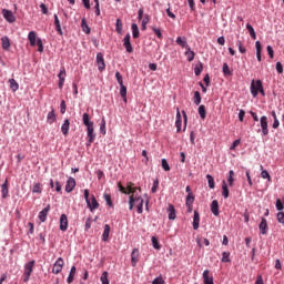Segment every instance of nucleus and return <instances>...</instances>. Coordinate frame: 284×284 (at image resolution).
I'll use <instances>...</instances> for the list:
<instances>
[{"label":"nucleus","mask_w":284,"mask_h":284,"mask_svg":"<svg viewBox=\"0 0 284 284\" xmlns=\"http://www.w3.org/2000/svg\"><path fill=\"white\" fill-rule=\"evenodd\" d=\"M211 212L214 216H219L220 211H219V201L217 200H213L211 203Z\"/></svg>","instance_id":"obj_23"},{"label":"nucleus","mask_w":284,"mask_h":284,"mask_svg":"<svg viewBox=\"0 0 284 284\" xmlns=\"http://www.w3.org/2000/svg\"><path fill=\"white\" fill-rule=\"evenodd\" d=\"M1 43L3 50H10V38H8V36L1 38Z\"/></svg>","instance_id":"obj_32"},{"label":"nucleus","mask_w":284,"mask_h":284,"mask_svg":"<svg viewBox=\"0 0 284 284\" xmlns=\"http://www.w3.org/2000/svg\"><path fill=\"white\" fill-rule=\"evenodd\" d=\"M183 125V118L181 116V111H176V120H175V128H176V132H181V128Z\"/></svg>","instance_id":"obj_17"},{"label":"nucleus","mask_w":284,"mask_h":284,"mask_svg":"<svg viewBox=\"0 0 284 284\" xmlns=\"http://www.w3.org/2000/svg\"><path fill=\"white\" fill-rule=\"evenodd\" d=\"M227 183L230 186L234 185V170L229 171Z\"/></svg>","instance_id":"obj_46"},{"label":"nucleus","mask_w":284,"mask_h":284,"mask_svg":"<svg viewBox=\"0 0 284 284\" xmlns=\"http://www.w3.org/2000/svg\"><path fill=\"white\" fill-rule=\"evenodd\" d=\"M222 72L224 74V77H232V70H230V65H227V62H224L223 67H222Z\"/></svg>","instance_id":"obj_38"},{"label":"nucleus","mask_w":284,"mask_h":284,"mask_svg":"<svg viewBox=\"0 0 284 284\" xmlns=\"http://www.w3.org/2000/svg\"><path fill=\"white\" fill-rule=\"evenodd\" d=\"M95 63L100 72H103L105 70V59H103V53L101 52L97 53Z\"/></svg>","instance_id":"obj_8"},{"label":"nucleus","mask_w":284,"mask_h":284,"mask_svg":"<svg viewBox=\"0 0 284 284\" xmlns=\"http://www.w3.org/2000/svg\"><path fill=\"white\" fill-rule=\"evenodd\" d=\"M236 45H237L239 51L241 52V54H245L247 52V49H245V47H243V42H241V40L236 41Z\"/></svg>","instance_id":"obj_50"},{"label":"nucleus","mask_w":284,"mask_h":284,"mask_svg":"<svg viewBox=\"0 0 284 284\" xmlns=\"http://www.w3.org/2000/svg\"><path fill=\"white\" fill-rule=\"evenodd\" d=\"M115 79H116L119 85H124L123 84V75L121 74V72H119V71L115 72Z\"/></svg>","instance_id":"obj_58"},{"label":"nucleus","mask_w":284,"mask_h":284,"mask_svg":"<svg viewBox=\"0 0 284 284\" xmlns=\"http://www.w3.org/2000/svg\"><path fill=\"white\" fill-rule=\"evenodd\" d=\"M169 221H174L176 219V209L172 204H169Z\"/></svg>","instance_id":"obj_25"},{"label":"nucleus","mask_w":284,"mask_h":284,"mask_svg":"<svg viewBox=\"0 0 284 284\" xmlns=\"http://www.w3.org/2000/svg\"><path fill=\"white\" fill-rule=\"evenodd\" d=\"M152 31L158 37V39H163V33L161 32V29H159L156 27H152Z\"/></svg>","instance_id":"obj_56"},{"label":"nucleus","mask_w":284,"mask_h":284,"mask_svg":"<svg viewBox=\"0 0 284 284\" xmlns=\"http://www.w3.org/2000/svg\"><path fill=\"white\" fill-rule=\"evenodd\" d=\"M258 92L260 94H262V97H265V89H263V81L261 80H252L251 82V94L254 99H256L258 97Z\"/></svg>","instance_id":"obj_3"},{"label":"nucleus","mask_w":284,"mask_h":284,"mask_svg":"<svg viewBox=\"0 0 284 284\" xmlns=\"http://www.w3.org/2000/svg\"><path fill=\"white\" fill-rule=\"evenodd\" d=\"M222 263H230L231 260H230V252H223L222 253V258H221Z\"/></svg>","instance_id":"obj_51"},{"label":"nucleus","mask_w":284,"mask_h":284,"mask_svg":"<svg viewBox=\"0 0 284 284\" xmlns=\"http://www.w3.org/2000/svg\"><path fill=\"white\" fill-rule=\"evenodd\" d=\"M123 47L129 54H132L134 52V48H132V42L130 41V33H126L123 38Z\"/></svg>","instance_id":"obj_9"},{"label":"nucleus","mask_w":284,"mask_h":284,"mask_svg":"<svg viewBox=\"0 0 284 284\" xmlns=\"http://www.w3.org/2000/svg\"><path fill=\"white\" fill-rule=\"evenodd\" d=\"M120 97L128 103V88L124 84L120 85Z\"/></svg>","instance_id":"obj_26"},{"label":"nucleus","mask_w":284,"mask_h":284,"mask_svg":"<svg viewBox=\"0 0 284 284\" xmlns=\"http://www.w3.org/2000/svg\"><path fill=\"white\" fill-rule=\"evenodd\" d=\"M28 40L30 42V45L32 47L37 45V32L30 31L28 34Z\"/></svg>","instance_id":"obj_30"},{"label":"nucleus","mask_w":284,"mask_h":284,"mask_svg":"<svg viewBox=\"0 0 284 284\" xmlns=\"http://www.w3.org/2000/svg\"><path fill=\"white\" fill-rule=\"evenodd\" d=\"M275 207L278 212H283L284 210V202L281 201V199H277L276 202H275Z\"/></svg>","instance_id":"obj_48"},{"label":"nucleus","mask_w":284,"mask_h":284,"mask_svg":"<svg viewBox=\"0 0 284 284\" xmlns=\"http://www.w3.org/2000/svg\"><path fill=\"white\" fill-rule=\"evenodd\" d=\"M277 222H280L282 225H284V212L280 211L276 215Z\"/></svg>","instance_id":"obj_60"},{"label":"nucleus","mask_w":284,"mask_h":284,"mask_svg":"<svg viewBox=\"0 0 284 284\" xmlns=\"http://www.w3.org/2000/svg\"><path fill=\"white\" fill-rule=\"evenodd\" d=\"M58 79L59 81H61V79L65 80V67H61L60 72L58 74Z\"/></svg>","instance_id":"obj_61"},{"label":"nucleus","mask_w":284,"mask_h":284,"mask_svg":"<svg viewBox=\"0 0 284 284\" xmlns=\"http://www.w3.org/2000/svg\"><path fill=\"white\" fill-rule=\"evenodd\" d=\"M60 230H61V232L68 231V215H65V214H62L60 216Z\"/></svg>","instance_id":"obj_16"},{"label":"nucleus","mask_w":284,"mask_h":284,"mask_svg":"<svg viewBox=\"0 0 284 284\" xmlns=\"http://www.w3.org/2000/svg\"><path fill=\"white\" fill-rule=\"evenodd\" d=\"M261 176L262 179H267L268 182L272 181V176L270 175V172H267V170H262Z\"/></svg>","instance_id":"obj_55"},{"label":"nucleus","mask_w":284,"mask_h":284,"mask_svg":"<svg viewBox=\"0 0 284 284\" xmlns=\"http://www.w3.org/2000/svg\"><path fill=\"white\" fill-rule=\"evenodd\" d=\"M36 45H38V52H43V41L41 40V38L37 39Z\"/></svg>","instance_id":"obj_57"},{"label":"nucleus","mask_w":284,"mask_h":284,"mask_svg":"<svg viewBox=\"0 0 284 284\" xmlns=\"http://www.w3.org/2000/svg\"><path fill=\"white\" fill-rule=\"evenodd\" d=\"M57 121V113L54 112V108H51V111L47 115V123L52 125Z\"/></svg>","instance_id":"obj_19"},{"label":"nucleus","mask_w":284,"mask_h":284,"mask_svg":"<svg viewBox=\"0 0 284 284\" xmlns=\"http://www.w3.org/2000/svg\"><path fill=\"white\" fill-rule=\"evenodd\" d=\"M115 31L118 34H123V21L120 18L115 21Z\"/></svg>","instance_id":"obj_34"},{"label":"nucleus","mask_w":284,"mask_h":284,"mask_svg":"<svg viewBox=\"0 0 284 284\" xmlns=\"http://www.w3.org/2000/svg\"><path fill=\"white\" fill-rule=\"evenodd\" d=\"M63 265H65L63 257H58V260L53 264L52 274H61V272L63 270Z\"/></svg>","instance_id":"obj_6"},{"label":"nucleus","mask_w":284,"mask_h":284,"mask_svg":"<svg viewBox=\"0 0 284 284\" xmlns=\"http://www.w3.org/2000/svg\"><path fill=\"white\" fill-rule=\"evenodd\" d=\"M200 224H201V214L199 213V211H194L193 230H199Z\"/></svg>","instance_id":"obj_20"},{"label":"nucleus","mask_w":284,"mask_h":284,"mask_svg":"<svg viewBox=\"0 0 284 284\" xmlns=\"http://www.w3.org/2000/svg\"><path fill=\"white\" fill-rule=\"evenodd\" d=\"M82 123L87 128V148H90V145H92V143H94V140L97 139V133H94V122L90 121V114L83 113Z\"/></svg>","instance_id":"obj_1"},{"label":"nucleus","mask_w":284,"mask_h":284,"mask_svg":"<svg viewBox=\"0 0 284 284\" xmlns=\"http://www.w3.org/2000/svg\"><path fill=\"white\" fill-rule=\"evenodd\" d=\"M54 19V27H55V31L58 32V34H60V37H63V29H61V21L59 20V16H57V13L53 16Z\"/></svg>","instance_id":"obj_18"},{"label":"nucleus","mask_w":284,"mask_h":284,"mask_svg":"<svg viewBox=\"0 0 284 284\" xmlns=\"http://www.w3.org/2000/svg\"><path fill=\"white\" fill-rule=\"evenodd\" d=\"M258 230H260L261 234H263V235L267 234L268 226H267V220L265 217H261V223L258 224Z\"/></svg>","instance_id":"obj_15"},{"label":"nucleus","mask_w":284,"mask_h":284,"mask_svg":"<svg viewBox=\"0 0 284 284\" xmlns=\"http://www.w3.org/2000/svg\"><path fill=\"white\" fill-rule=\"evenodd\" d=\"M201 72H203V62H199L194 68L195 77H201Z\"/></svg>","instance_id":"obj_41"},{"label":"nucleus","mask_w":284,"mask_h":284,"mask_svg":"<svg viewBox=\"0 0 284 284\" xmlns=\"http://www.w3.org/2000/svg\"><path fill=\"white\" fill-rule=\"evenodd\" d=\"M151 284H165V280H163V276L155 277Z\"/></svg>","instance_id":"obj_59"},{"label":"nucleus","mask_w":284,"mask_h":284,"mask_svg":"<svg viewBox=\"0 0 284 284\" xmlns=\"http://www.w3.org/2000/svg\"><path fill=\"white\" fill-rule=\"evenodd\" d=\"M50 213V204H48L42 211H40L38 219L41 223H45L48 220V214Z\"/></svg>","instance_id":"obj_11"},{"label":"nucleus","mask_w":284,"mask_h":284,"mask_svg":"<svg viewBox=\"0 0 284 284\" xmlns=\"http://www.w3.org/2000/svg\"><path fill=\"white\" fill-rule=\"evenodd\" d=\"M103 199L109 207H114V203H112V195H110V193L104 192Z\"/></svg>","instance_id":"obj_35"},{"label":"nucleus","mask_w":284,"mask_h":284,"mask_svg":"<svg viewBox=\"0 0 284 284\" xmlns=\"http://www.w3.org/2000/svg\"><path fill=\"white\" fill-rule=\"evenodd\" d=\"M74 187H77V180H74V178H69L65 184V192L70 194V192H72Z\"/></svg>","instance_id":"obj_12"},{"label":"nucleus","mask_w":284,"mask_h":284,"mask_svg":"<svg viewBox=\"0 0 284 284\" xmlns=\"http://www.w3.org/2000/svg\"><path fill=\"white\" fill-rule=\"evenodd\" d=\"M161 164H162V169L164 170V172H170V163H168L166 159H162Z\"/></svg>","instance_id":"obj_52"},{"label":"nucleus","mask_w":284,"mask_h":284,"mask_svg":"<svg viewBox=\"0 0 284 284\" xmlns=\"http://www.w3.org/2000/svg\"><path fill=\"white\" fill-rule=\"evenodd\" d=\"M175 43L178 45H180L181 48H185L187 50V48H190V45H187V38L186 37H178L175 40Z\"/></svg>","instance_id":"obj_22"},{"label":"nucleus","mask_w":284,"mask_h":284,"mask_svg":"<svg viewBox=\"0 0 284 284\" xmlns=\"http://www.w3.org/2000/svg\"><path fill=\"white\" fill-rule=\"evenodd\" d=\"M148 23H150V16L144 14V18L142 20V30H148Z\"/></svg>","instance_id":"obj_47"},{"label":"nucleus","mask_w":284,"mask_h":284,"mask_svg":"<svg viewBox=\"0 0 284 284\" xmlns=\"http://www.w3.org/2000/svg\"><path fill=\"white\" fill-rule=\"evenodd\" d=\"M275 70L277 72V74H283V63L276 62Z\"/></svg>","instance_id":"obj_62"},{"label":"nucleus","mask_w":284,"mask_h":284,"mask_svg":"<svg viewBox=\"0 0 284 284\" xmlns=\"http://www.w3.org/2000/svg\"><path fill=\"white\" fill-rule=\"evenodd\" d=\"M33 194H41V183H34L32 187Z\"/></svg>","instance_id":"obj_53"},{"label":"nucleus","mask_w":284,"mask_h":284,"mask_svg":"<svg viewBox=\"0 0 284 284\" xmlns=\"http://www.w3.org/2000/svg\"><path fill=\"white\" fill-rule=\"evenodd\" d=\"M100 132L105 136L106 131H105V118H102L101 123H100Z\"/></svg>","instance_id":"obj_54"},{"label":"nucleus","mask_w":284,"mask_h":284,"mask_svg":"<svg viewBox=\"0 0 284 284\" xmlns=\"http://www.w3.org/2000/svg\"><path fill=\"white\" fill-rule=\"evenodd\" d=\"M206 181L209 183L210 190H214L216 187V184L214 183V176H212V174H206Z\"/></svg>","instance_id":"obj_39"},{"label":"nucleus","mask_w":284,"mask_h":284,"mask_svg":"<svg viewBox=\"0 0 284 284\" xmlns=\"http://www.w3.org/2000/svg\"><path fill=\"white\" fill-rule=\"evenodd\" d=\"M36 263L37 262L34 260H31L27 264H24L23 283H28V281H30V276H32Z\"/></svg>","instance_id":"obj_4"},{"label":"nucleus","mask_w":284,"mask_h":284,"mask_svg":"<svg viewBox=\"0 0 284 284\" xmlns=\"http://www.w3.org/2000/svg\"><path fill=\"white\" fill-rule=\"evenodd\" d=\"M87 206L89 207L90 212L99 210V202L97 201V197L94 195H91V200L87 201Z\"/></svg>","instance_id":"obj_10"},{"label":"nucleus","mask_w":284,"mask_h":284,"mask_svg":"<svg viewBox=\"0 0 284 284\" xmlns=\"http://www.w3.org/2000/svg\"><path fill=\"white\" fill-rule=\"evenodd\" d=\"M134 205H136L138 214H143V197L131 195L129 197V210H134Z\"/></svg>","instance_id":"obj_2"},{"label":"nucleus","mask_w":284,"mask_h":284,"mask_svg":"<svg viewBox=\"0 0 284 284\" xmlns=\"http://www.w3.org/2000/svg\"><path fill=\"white\" fill-rule=\"evenodd\" d=\"M204 284H214V276H210V270H205L202 274Z\"/></svg>","instance_id":"obj_13"},{"label":"nucleus","mask_w":284,"mask_h":284,"mask_svg":"<svg viewBox=\"0 0 284 284\" xmlns=\"http://www.w3.org/2000/svg\"><path fill=\"white\" fill-rule=\"evenodd\" d=\"M222 196L224 199H230V189L227 187L225 180L222 181Z\"/></svg>","instance_id":"obj_24"},{"label":"nucleus","mask_w":284,"mask_h":284,"mask_svg":"<svg viewBox=\"0 0 284 284\" xmlns=\"http://www.w3.org/2000/svg\"><path fill=\"white\" fill-rule=\"evenodd\" d=\"M61 132L63 136H68L70 133V119H65L62 126H61Z\"/></svg>","instance_id":"obj_21"},{"label":"nucleus","mask_w":284,"mask_h":284,"mask_svg":"<svg viewBox=\"0 0 284 284\" xmlns=\"http://www.w3.org/2000/svg\"><path fill=\"white\" fill-rule=\"evenodd\" d=\"M110 239V224L104 225V231L102 233V241L105 243Z\"/></svg>","instance_id":"obj_33"},{"label":"nucleus","mask_w":284,"mask_h":284,"mask_svg":"<svg viewBox=\"0 0 284 284\" xmlns=\"http://www.w3.org/2000/svg\"><path fill=\"white\" fill-rule=\"evenodd\" d=\"M159 189V179L153 181V185L151 187L152 194L156 193V190Z\"/></svg>","instance_id":"obj_63"},{"label":"nucleus","mask_w":284,"mask_h":284,"mask_svg":"<svg viewBox=\"0 0 284 284\" xmlns=\"http://www.w3.org/2000/svg\"><path fill=\"white\" fill-rule=\"evenodd\" d=\"M266 52H267L270 59H274V49L272 48V45L266 47Z\"/></svg>","instance_id":"obj_64"},{"label":"nucleus","mask_w":284,"mask_h":284,"mask_svg":"<svg viewBox=\"0 0 284 284\" xmlns=\"http://www.w3.org/2000/svg\"><path fill=\"white\" fill-rule=\"evenodd\" d=\"M197 112L200 114V119H202V121H205V119L207 118V110L205 109V105H200Z\"/></svg>","instance_id":"obj_28"},{"label":"nucleus","mask_w":284,"mask_h":284,"mask_svg":"<svg viewBox=\"0 0 284 284\" xmlns=\"http://www.w3.org/2000/svg\"><path fill=\"white\" fill-rule=\"evenodd\" d=\"M131 30H132L133 39H139V37H140L139 26L136 23H132L131 24Z\"/></svg>","instance_id":"obj_37"},{"label":"nucleus","mask_w":284,"mask_h":284,"mask_svg":"<svg viewBox=\"0 0 284 284\" xmlns=\"http://www.w3.org/2000/svg\"><path fill=\"white\" fill-rule=\"evenodd\" d=\"M246 30L248 31L251 39L256 40V31L254 30V27H252L250 23H247Z\"/></svg>","instance_id":"obj_40"},{"label":"nucleus","mask_w":284,"mask_h":284,"mask_svg":"<svg viewBox=\"0 0 284 284\" xmlns=\"http://www.w3.org/2000/svg\"><path fill=\"white\" fill-rule=\"evenodd\" d=\"M151 243L154 250H161V243H159V239H156V236L151 237Z\"/></svg>","instance_id":"obj_43"},{"label":"nucleus","mask_w":284,"mask_h":284,"mask_svg":"<svg viewBox=\"0 0 284 284\" xmlns=\"http://www.w3.org/2000/svg\"><path fill=\"white\" fill-rule=\"evenodd\" d=\"M2 17L6 19V21H8V23H14V21H17L14 13L8 9H2Z\"/></svg>","instance_id":"obj_7"},{"label":"nucleus","mask_w":284,"mask_h":284,"mask_svg":"<svg viewBox=\"0 0 284 284\" xmlns=\"http://www.w3.org/2000/svg\"><path fill=\"white\" fill-rule=\"evenodd\" d=\"M260 125L262 130L258 129L257 132H262V136H267V134H270V129L267 128V118L265 115L260 118Z\"/></svg>","instance_id":"obj_5"},{"label":"nucleus","mask_w":284,"mask_h":284,"mask_svg":"<svg viewBox=\"0 0 284 284\" xmlns=\"http://www.w3.org/2000/svg\"><path fill=\"white\" fill-rule=\"evenodd\" d=\"M195 201L194 194H187L185 197V205H193Z\"/></svg>","instance_id":"obj_45"},{"label":"nucleus","mask_w":284,"mask_h":284,"mask_svg":"<svg viewBox=\"0 0 284 284\" xmlns=\"http://www.w3.org/2000/svg\"><path fill=\"white\" fill-rule=\"evenodd\" d=\"M81 28L85 34H90V32H92V29L90 28V26H88V21L85 20V18H83L81 21Z\"/></svg>","instance_id":"obj_31"},{"label":"nucleus","mask_w":284,"mask_h":284,"mask_svg":"<svg viewBox=\"0 0 284 284\" xmlns=\"http://www.w3.org/2000/svg\"><path fill=\"white\" fill-rule=\"evenodd\" d=\"M102 284H110V280H108V271H104L100 277Z\"/></svg>","instance_id":"obj_49"},{"label":"nucleus","mask_w":284,"mask_h":284,"mask_svg":"<svg viewBox=\"0 0 284 284\" xmlns=\"http://www.w3.org/2000/svg\"><path fill=\"white\" fill-rule=\"evenodd\" d=\"M194 105H201V92L195 91L193 97Z\"/></svg>","instance_id":"obj_42"},{"label":"nucleus","mask_w":284,"mask_h":284,"mask_svg":"<svg viewBox=\"0 0 284 284\" xmlns=\"http://www.w3.org/2000/svg\"><path fill=\"white\" fill-rule=\"evenodd\" d=\"M185 57H187L189 63H192V61H194V57H196V53L192 51L190 47H187L185 51Z\"/></svg>","instance_id":"obj_29"},{"label":"nucleus","mask_w":284,"mask_h":284,"mask_svg":"<svg viewBox=\"0 0 284 284\" xmlns=\"http://www.w3.org/2000/svg\"><path fill=\"white\" fill-rule=\"evenodd\" d=\"M255 49H256V59L261 63V61H262L261 52L263 50V45L261 44V41L255 42Z\"/></svg>","instance_id":"obj_27"},{"label":"nucleus","mask_w":284,"mask_h":284,"mask_svg":"<svg viewBox=\"0 0 284 284\" xmlns=\"http://www.w3.org/2000/svg\"><path fill=\"white\" fill-rule=\"evenodd\" d=\"M9 83H10V88L13 92H17V90H19V83L17 82V80L10 79Z\"/></svg>","instance_id":"obj_44"},{"label":"nucleus","mask_w":284,"mask_h":284,"mask_svg":"<svg viewBox=\"0 0 284 284\" xmlns=\"http://www.w3.org/2000/svg\"><path fill=\"white\" fill-rule=\"evenodd\" d=\"M74 274H77V266H72L70 270L69 276L67 278L69 284L74 282Z\"/></svg>","instance_id":"obj_36"},{"label":"nucleus","mask_w":284,"mask_h":284,"mask_svg":"<svg viewBox=\"0 0 284 284\" xmlns=\"http://www.w3.org/2000/svg\"><path fill=\"white\" fill-rule=\"evenodd\" d=\"M139 248H133L131 253V265L132 267H136V263H139Z\"/></svg>","instance_id":"obj_14"}]
</instances>
